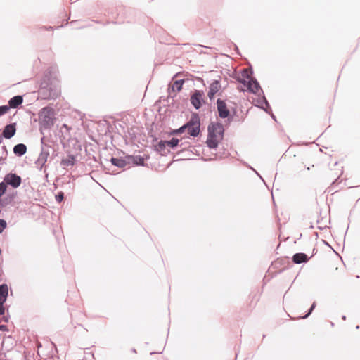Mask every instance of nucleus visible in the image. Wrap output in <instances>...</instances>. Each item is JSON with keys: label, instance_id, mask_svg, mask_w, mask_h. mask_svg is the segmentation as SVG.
<instances>
[{"label": "nucleus", "instance_id": "1a4fd4ad", "mask_svg": "<svg viewBox=\"0 0 360 360\" xmlns=\"http://www.w3.org/2000/svg\"><path fill=\"white\" fill-rule=\"evenodd\" d=\"M219 117L225 119L229 115L231 110L228 108L226 101L218 98L216 102Z\"/></svg>", "mask_w": 360, "mask_h": 360}, {"label": "nucleus", "instance_id": "f257e3e1", "mask_svg": "<svg viewBox=\"0 0 360 360\" xmlns=\"http://www.w3.org/2000/svg\"><path fill=\"white\" fill-rule=\"evenodd\" d=\"M58 75V68L54 66L49 67L44 72L38 91L41 99H56L60 95V86Z\"/></svg>", "mask_w": 360, "mask_h": 360}, {"label": "nucleus", "instance_id": "8fccbe9b", "mask_svg": "<svg viewBox=\"0 0 360 360\" xmlns=\"http://www.w3.org/2000/svg\"><path fill=\"white\" fill-rule=\"evenodd\" d=\"M47 30H52V27L49 26V27L46 28Z\"/></svg>", "mask_w": 360, "mask_h": 360}, {"label": "nucleus", "instance_id": "13d9d810", "mask_svg": "<svg viewBox=\"0 0 360 360\" xmlns=\"http://www.w3.org/2000/svg\"><path fill=\"white\" fill-rule=\"evenodd\" d=\"M310 228H311V229H314V226L311 224V225L310 226Z\"/></svg>", "mask_w": 360, "mask_h": 360}, {"label": "nucleus", "instance_id": "a19ab883", "mask_svg": "<svg viewBox=\"0 0 360 360\" xmlns=\"http://www.w3.org/2000/svg\"><path fill=\"white\" fill-rule=\"evenodd\" d=\"M255 172L256 173V174L263 181V182L265 184V181L263 179V178L259 175V174L256 171V170H254Z\"/></svg>", "mask_w": 360, "mask_h": 360}, {"label": "nucleus", "instance_id": "37998d69", "mask_svg": "<svg viewBox=\"0 0 360 360\" xmlns=\"http://www.w3.org/2000/svg\"><path fill=\"white\" fill-rule=\"evenodd\" d=\"M236 110L235 108L233 109V112H232V114L231 115H233V117L236 115Z\"/></svg>", "mask_w": 360, "mask_h": 360}, {"label": "nucleus", "instance_id": "4c0bfd02", "mask_svg": "<svg viewBox=\"0 0 360 360\" xmlns=\"http://www.w3.org/2000/svg\"><path fill=\"white\" fill-rule=\"evenodd\" d=\"M9 319H10V316L9 315H7V316H4L2 319V321L6 322V323H8V321H9Z\"/></svg>", "mask_w": 360, "mask_h": 360}, {"label": "nucleus", "instance_id": "c9c22d12", "mask_svg": "<svg viewBox=\"0 0 360 360\" xmlns=\"http://www.w3.org/2000/svg\"><path fill=\"white\" fill-rule=\"evenodd\" d=\"M0 331L7 332L8 331V326L6 325H0Z\"/></svg>", "mask_w": 360, "mask_h": 360}, {"label": "nucleus", "instance_id": "6e6d98bb", "mask_svg": "<svg viewBox=\"0 0 360 360\" xmlns=\"http://www.w3.org/2000/svg\"><path fill=\"white\" fill-rule=\"evenodd\" d=\"M359 325H357V326H356V329H359Z\"/></svg>", "mask_w": 360, "mask_h": 360}, {"label": "nucleus", "instance_id": "9b49d317", "mask_svg": "<svg viewBox=\"0 0 360 360\" xmlns=\"http://www.w3.org/2000/svg\"><path fill=\"white\" fill-rule=\"evenodd\" d=\"M149 155L143 157L141 155H127V160L129 165L145 166V160L149 159Z\"/></svg>", "mask_w": 360, "mask_h": 360}, {"label": "nucleus", "instance_id": "0eeeda50", "mask_svg": "<svg viewBox=\"0 0 360 360\" xmlns=\"http://www.w3.org/2000/svg\"><path fill=\"white\" fill-rule=\"evenodd\" d=\"M2 183L6 185V189L8 186L16 189L21 185L22 178L16 173L11 172L4 176Z\"/></svg>", "mask_w": 360, "mask_h": 360}, {"label": "nucleus", "instance_id": "2f4dec72", "mask_svg": "<svg viewBox=\"0 0 360 360\" xmlns=\"http://www.w3.org/2000/svg\"><path fill=\"white\" fill-rule=\"evenodd\" d=\"M225 119H226V125H229L231 122L233 121V115H231V113L230 112L229 115L226 117Z\"/></svg>", "mask_w": 360, "mask_h": 360}, {"label": "nucleus", "instance_id": "6e6552de", "mask_svg": "<svg viewBox=\"0 0 360 360\" xmlns=\"http://www.w3.org/2000/svg\"><path fill=\"white\" fill-rule=\"evenodd\" d=\"M204 91L195 89L191 94L190 102L195 110H199L205 103Z\"/></svg>", "mask_w": 360, "mask_h": 360}, {"label": "nucleus", "instance_id": "f704fd0d", "mask_svg": "<svg viewBox=\"0 0 360 360\" xmlns=\"http://www.w3.org/2000/svg\"><path fill=\"white\" fill-rule=\"evenodd\" d=\"M7 158V156L6 155H1L0 157V165H4L6 164V160Z\"/></svg>", "mask_w": 360, "mask_h": 360}, {"label": "nucleus", "instance_id": "5701e85b", "mask_svg": "<svg viewBox=\"0 0 360 360\" xmlns=\"http://www.w3.org/2000/svg\"><path fill=\"white\" fill-rule=\"evenodd\" d=\"M167 146L174 149L177 148L179 145V143L182 141V139H179L176 137H172L170 140H165Z\"/></svg>", "mask_w": 360, "mask_h": 360}, {"label": "nucleus", "instance_id": "7c9ffc66", "mask_svg": "<svg viewBox=\"0 0 360 360\" xmlns=\"http://www.w3.org/2000/svg\"><path fill=\"white\" fill-rule=\"evenodd\" d=\"M187 145H190V143L188 142H180L179 143V146L180 147H183V149L179 150L178 153H177V155H180L181 153H184V148H186V146Z\"/></svg>", "mask_w": 360, "mask_h": 360}, {"label": "nucleus", "instance_id": "f8f14e48", "mask_svg": "<svg viewBox=\"0 0 360 360\" xmlns=\"http://www.w3.org/2000/svg\"><path fill=\"white\" fill-rule=\"evenodd\" d=\"M16 130V122L10 123L4 127L1 136L2 139H10L15 136Z\"/></svg>", "mask_w": 360, "mask_h": 360}, {"label": "nucleus", "instance_id": "f03ea898", "mask_svg": "<svg viewBox=\"0 0 360 360\" xmlns=\"http://www.w3.org/2000/svg\"><path fill=\"white\" fill-rule=\"evenodd\" d=\"M225 129L221 122H211L207 127V146L210 149H217L219 141L223 140Z\"/></svg>", "mask_w": 360, "mask_h": 360}, {"label": "nucleus", "instance_id": "603ef678", "mask_svg": "<svg viewBox=\"0 0 360 360\" xmlns=\"http://www.w3.org/2000/svg\"><path fill=\"white\" fill-rule=\"evenodd\" d=\"M318 229H319V230H323V227H321V226H318Z\"/></svg>", "mask_w": 360, "mask_h": 360}, {"label": "nucleus", "instance_id": "aec40b11", "mask_svg": "<svg viewBox=\"0 0 360 360\" xmlns=\"http://www.w3.org/2000/svg\"><path fill=\"white\" fill-rule=\"evenodd\" d=\"M16 195V193L13 192L11 193H8L6 196L4 198H0V207H5L8 205L11 204L13 200L15 199Z\"/></svg>", "mask_w": 360, "mask_h": 360}, {"label": "nucleus", "instance_id": "09e8293b", "mask_svg": "<svg viewBox=\"0 0 360 360\" xmlns=\"http://www.w3.org/2000/svg\"><path fill=\"white\" fill-rule=\"evenodd\" d=\"M346 319H347V317H346V316H345V315H342V320L345 321V320H346Z\"/></svg>", "mask_w": 360, "mask_h": 360}, {"label": "nucleus", "instance_id": "cd10ccee", "mask_svg": "<svg viewBox=\"0 0 360 360\" xmlns=\"http://www.w3.org/2000/svg\"><path fill=\"white\" fill-rule=\"evenodd\" d=\"M10 109L8 105H0V117L7 113Z\"/></svg>", "mask_w": 360, "mask_h": 360}, {"label": "nucleus", "instance_id": "dca6fc26", "mask_svg": "<svg viewBox=\"0 0 360 360\" xmlns=\"http://www.w3.org/2000/svg\"><path fill=\"white\" fill-rule=\"evenodd\" d=\"M167 144L165 140H160L156 145L154 146V150L160 153L161 155H167L170 153L169 150H166Z\"/></svg>", "mask_w": 360, "mask_h": 360}, {"label": "nucleus", "instance_id": "a211bd4d", "mask_svg": "<svg viewBox=\"0 0 360 360\" xmlns=\"http://www.w3.org/2000/svg\"><path fill=\"white\" fill-rule=\"evenodd\" d=\"M27 150V146L24 143H18L13 148V153L18 157H22Z\"/></svg>", "mask_w": 360, "mask_h": 360}, {"label": "nucleus", "instance_id": "de8ad7c7", "mask_svg": "<svg viewBox=\"0 0 360 360\" xmlns=\"http://www.w3.org/2000/svg\"><path fill=\"white\" fill-rule=\"evenodd\" d=\"M180 75H181V72H177L176 74H175V75H174V77H179Z\"/></svg>", "mask_w": 360, "mask_h": 360}, {"label": "nucleus", "instance_id": "423d86ee", "mask_svg": "<svg viewBox=\"0 0 360 360\" xmlns=\"http://www.w3.org/2000/svg\"><path fill=\"white\" fill-rule=\"evenodd\" d=\"M44 136L41 139V153L35 162V164L38 169L41 171L46 166V162L48 161L49 158V151L51 150V146L44 143Z\"/></svg>", "mask_w": 360, "mask_h": 360}, {"label": "nucleus", "instance_id": "ddd939ff", "mask_svg": "<svg viewBox=\"0 0 360 360\" xmlns=\"http://www.w3.org/2000/svg\"><path fill=\"white\" fill-rule=\"evenodd\" d=\"M221 86L220 79H214V81L210 84L209 90L207 91V96L210 101L214 98L216 94L221 89Z\"/></svg>", "mask_w": 360, "mask_h": 360}, {"label": "nucleus", "instance_id": "ea45409f", "mask_svg": "<svg viewBox=\"0 0 360 360\" xmlns=\"http://www.w3.org/2000/svg\"><path fill=\"white\" fill-rule=\"evenodd\" d=\"M255 172L256 173V174L263 181V182L265 184V181L263 179V178L259 175V174L256 171V170H254Z\"/></svg>", "mask_w": 360, "mask_h": 360}, {"label": "nucleus", "instance_id": "bf43d9fd", "mask_svg": "<svg viewBox=\"0 0 360 360\" xmlns=\"http://www.w3.org/2000/svg\"><path fill=\"white\" fill-rule=\"evenodd\" d=\"M52 345H53L55 347H56V344H54L53 342H52Z\"/></svg>", "mask_w": 360, "mask_h": 360}, {"label": "nucleus", "instance_id": "6ab92c4d", "mask_svg": "<svg viewBox=\"0 0 360 360\" xmlns=\"http://www.w3.org/2000/svg\"><path fill=\"white\" fill-rule=\"evenodd\" d=\"M259 91H261L262 93V96L260 98V101L262 102V103L261 104V109L266 112L267 114H270L271 113L272 110L269 101H267L266 98L265 97L263 90L261 89H259Z\"/></svg>", "mask_w": 360, "mask_h": 360}, {"label": "nucleus", "instance_id": "a18cd8bd", "mask_svg": "<svg viewBox=\"0 0 360 360\" xmlns=\"http://www.w3.org/2000/svg\"><path fill=\"white\" fill-rule=\"evenodd\" d=\"M162 352H150V355H153L155 354H161Z\"/></svg>", "mask_w": 360, "mask_h": 360}, {"label": "nucleus", "instance_id": "39448f33", "mask_svg": "<svg viewBox=\"0 0 360 360\" xmlns=\"http://www.w3.org/2000/svg\"><path fill=\"white\" fill-rule=\"evenodd\" d=\"M188 134L193 137H198L200 134V118L198 112H192L190 119L183 124Z\"/></svg>", "mask_w": 360, "mask_h": 360}, {"label": "nucleus", "instance_id": "c85d7f7f", "mask_svg": "<svg viewBox=\"0 0 360 360\" xmlns=\"http://www.w3.org/2000/svg\"><path fill=\"white\" fill-rule=\"evenodd\" d=\"M7 227V222L4 219H0V234L3 233L4 229Z\"/></svg>", "mask_w": 360, "mask_h": 360}, {"label": "nucleus", "instance_id": "b1692460", "mask_svg": "<svg viewBox=\"0 0 360 360\" xmlns=\"http://www.w3.org/2000/svg\"><path fill=\"white\" fill-rule=\"evenodd\" d=\"M186 130V127L184 125H182L178 129H172L171 131L167 132V136H172L179 135V134H183Z\"/></svg>", "mask_w": 360, "mask_h": 360}, {"label": "nucleus", "instance_id": "c756f323", "mask_svg": "<svg viewBox=\"0 0 360 360\" xmlns=\"http://www.w3.org/2000/svg\"><path fill=\"white\" fill-rule=\"evenodd\" d=\"M6 192V185L4 183L0 182V198L2 197Z\"/></svg>", "mask_w": 360, "mask_h": 360}, {"label": "nucleus", "instance_id": "2eb2a0df", "mask_svg": "<svg viewBox=\"0 0 360 360\" xmlns=\"http://www.w3.org/2000/svg\"><path fill=\"white\" fill-rule=\"evenodd\" d=\"M110 162L112 165L117 167L119 168H123L126 165H128L127 155L124 158L111 157Z\"/></svg>", "mask_w": 360, "mask_h": 360}, {"label": "nucleus", "instance_id": "79ce46f5", "mask_svg": "<svg viewBox=\"0 0 360 360\" xmlns=\"http://www.w3.org/2000/svg\"><path fill=\"white\" fill-rule=\"evenodd\" d=\"M202 160H203L204 161H208V160H209V161H211V160H214V158H209V159H205V158H202Z\"/></svg>", "mask_w": 360, "mask_h": 360}, {"label": "nucleus", "instance_id": "4be33fe9", "mask_svg": "<svg viewBox=\"0 0 360 360\" xmlns=\"http://www.w3.org/2000/svg\"><path fill=\"white\" fill-rule=\"evenodd\" d=\"M185 82L186 80L184 79H177L174 82L172 86H169L168 88V90L169 91L170 89H172V91H176L177 92H180L183 89V85L185 83Z\"/></svg>", "mask_w": 360, "mask_h": 360}, {"label": "nucleus", "instance_id": "e433bc0d", "mask_svg": "<svg viewBox=\"0 0 360 360\" xmlns=\"http://www.w3.org/2000/svg\"><path fill=\"white\" fill-rule=\"evenodd\" d=\"M261 96H259V98L257 99V104L256 105V106L258 107L260 109H261V107H262L261 104L262 103V102L260 101Z\"/></svg>", "mask_w": 360, "mask_h": 360}, {"label": "nucleus", "instance_id": "7ed1b4c3", "mask_svg": "<svg viewBox=\"0 0 360 360\" xmlns=\"http://www.w3.org/2000/svg\"><path fill=\"white\" fill-rule=\"evenodd\" d=\"M253 73L252 66H250V70L243 69L241 71L243 78H238L237 80L247 88L248 92L252 94H257L259 89H261V86L257 79L252 77Z\"/></svg>", "mask_w": 360, "mask_h": 360}, {"label": "nucleus", "instance_id": "4468645a", "mask_svg": "<svg viewBox=\"0 0 360 360\" xmlns=\"http://www.w3.org/2000/svg\"><path fill=\"white\" fill-rule=\"evenodd\" d=\"M312 256H311L309 257L307 256V254L303 253V252H298V253L294 254V255L292 256V260L295 264H302V263H307L310 259V258Z\"/></svg>", "mask_w": 360, "mask_h": 360}, {"label": "nucleus", "instance_id": "5fc2aeb1", "mask_svg": "<svg viewBox=\"0 0 360 360\" xmlns=\"http://www.w3.org/2000/svg\"><path fill=\"white\" fill-rule=\"evenodd\" d=\"M75 22H76V21L75 20H72V21L70 22V24H73Z\"/></svg>", "mask_w": 360, "mask_h": 360}, {"label": "nucleus", "instance_id": "412c9836", "mask_svg": "<svg viewBox=\"0 0 360 360\" xmlns=\"http://www.w3.org/2000/svg\"><path fill=\"white\" fill-rule=\"evenodd\" d=\"M8 296V286L6 283L0 285V302H6Z\"/></svg>", "mask_w": 360, "mask_h": 360}, {"label": "nucleus", "instance_id": "052dcab7", "mask_svg": "<svg viewBox=\"0 0 360 360\" xmlns=\"http://www.w3.org/2000/svg\"><path fill=\"white\" fill-rule=\"evenodd\" d=\"M331 326H333L334 323L333 322L330 323Z\"/></svg>", "mask_w": 360, "mask_h": 360}, {"label": "nucleus", "instance_id": "f3484780", "mask_svg": "<svg viewBox=\"0 0 360 360\" xmlns=\"http://www.w3.org/2000/svg\"><path fill=\"white\" fill-rule=\"evenodd\" d=\"M23 102V96L21 95H16L13 96L8 101V106L10 108H18Z\"/></svg>", "mask_w": 360, "mask_h": 360}, {"label": "nucleus", "instance_id": "3c124183", "mask_svg": "<svg viewBox=\"0 0 360 360\" xmlns=\"http://www.w3.org/2000/svg\"><path fill=\"white\" fill-rule=\"evenodd\" d=\"M236 46V50L237 51V53L239 54L238 47L237 46Z\"/></svg>", "mask_w": 360, "mask_h": 360}, {"label": "nucleus", "instance_id": "49530a36", "mask_svg": "<svg viewBox=\"0 0 360 360\" xmlns=\"http://www.w3.org/2000/svg\"><path fill=\"white\" fill-rule=\"evenodd\" d=\"M323 243H324L326 245L330 247V245H329V243H328L327 241L323 240Z\"/></svg>", "mask_w": 360, "mask_h": 360}, {"label": "nucleus", "instance_id": "bb28decb", "mask_svg": "<svg viewBox=\"0 0 360 360\" xmlns=\"http://www.w3.org/2000/svg\"><path fill=\"white\" fill-rule=\"evenodd\" d=\"M49 151V158H50V162L51 160H53L55 157L58 156V150L53 146H51V150Z\"/></svg>", "mask_w": 360, "mask_h": 360}, {"label": "nucleus", "instance_id": "58836bf2", "mask_svg": "<svg viewBox=\"0 0 360 360\" xmlns=\"http://www.w3.org/2000/svg\"><path fill=\"white\" fill-rule=\"evenodd\" d=\"M269 115H271V117L274 120L276 121V116L274 115V114L272 112H271V113H270Z\"/></svg>", "mask_w": 360, "mask_h": 360}, {"label": "nucleus", "instance_id": "c03bdc74", "mask_svg": "<svg viewBox=\"0 0 360 360\" xmlns=\"http://www.w3.org/2000/svg\"><path fill=\"white\" fill-rule=\"evenodd\" d=\"M131 352H133V353H134V354H136V353L137 352H136V349L135 348H132V349H131Z\"/></svg>", "mask_w": 360, "mask_h": 360}, {"label": "nucleus", "instance_id": "4d7b16f0", "mask_svg": "<svg viewBox=\"0 0 360 360\" xmlns=\"http://www.w3.org/2000/svg\"><path fill=\"white\" fill-rule=\"evenodd\" d=\"M91 354L92 357H93V358H94V353H91Z\"/></svg>", "mask_w": 360, "mask_h": 360}, {"label": "nucleus", "instance_id": "473e14b6", "mask_svg": "<svg viewBox=\"0 0 360 360\" xmlns=\"http://www.w3.org/2000/svg\"><path fill=\"white\" fill-rule=\"evenodd\" d=\"M5 302H0V316L4 315L5 314V307H4Z\"/></svg>", "mask_w": 360, "mask_h": 360}, {"label": "nucleus", "instance_id": "a878e982", "mask_svg": "<svg viewBox=\"0 0 360 360\" xmlns=\"http://www.w3.org/2000/svg\"><path fill=\"white\" fill-rule=\"evenodd\" d=\"M64 198H65V195L63 191H58L55 195L56 201L58 203L62 202L64 200Z\"/></svg>", "mask_w": 360, "mask_h": 360}, {"label": "nucleus", "instance_id": "72a5a7b5", "mask_svg": "<svg viewBox=\"0 0 360 360\" xmlns=\"http://www.w3.org/2000/svg\"><path fill=\"white\" fill-rule=\"evenodd\" d=\"M1 150H2V155L8 156V152L6 146H1Z\"/></svg>", "mask_w": 360, "mask_h": 360}, {"label": "nucleus", "instance_id": "9d476101", "mask_svg": "<svg viewBox=\"0 0 360 360\" xmlns=\"http://www.w3.org/2000/svg\"><path fill=\"white\" fill-rule=\"evenodd\" d=\"M67 156L63 158L60 160V166L64 169L68 167H73L77 162V155L71 153L69 150H66Z\"/></svg>", "mask_w": 360, "mask_h": 360}, {"label": "nucleus", "instance_id": "20e7f679", "mask_svg": "<svg viewBox=\"0 0 360 360\" xmlns=\"http://www.w3.org/2000/svg\"><path fill=\"white\" fill-rule=\"evenodd\" d=\"M55 111L51 106H46L42 108L39 113V129L42 133V130H49L54 124L55 122Z\"/></svg>", "mask_w": 360, "mask_h": 360}, {"label": "nucleus", "instance_id": "393cba45", "mask_svg": "<svg viewBox=\"0 0 360 360\" xmlns=\"http://www.w3.org/2000/svg\"><path fill=\"white\" fill-rule=\"evenodd\" d=\"M316 307V302L314 301L309 309L307 311L306 314L304 316H300L299 319H307L313 312V311L315 309Z\"/></svg>", "mask_w": 360, "mask_h": 360}, {"label": "nucleus", "instance_id": "864d4df0", "mask_svg": "<svg viewBox=\"0 0 360 360\" xmlns=\"http://www.w3.org/2000/svg\"><path fill=\"white\" fill-rule=\"evenodd\" d=\"M158 141V139L156 137H155L153 140V141Z\"/></svg>", "mask_w": 360, "mask_h": 360}]
</instances>
